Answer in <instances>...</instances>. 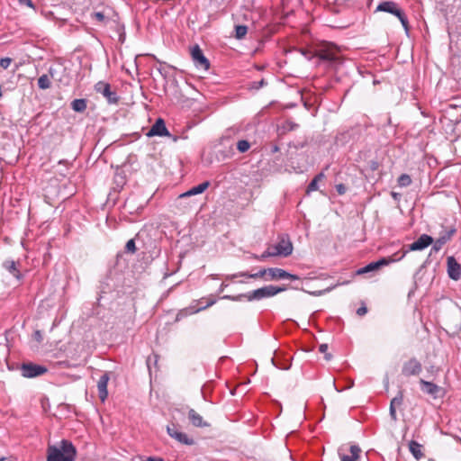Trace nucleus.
Here are the masks:
<instances>
[{
  "label": "nucleus",
  "instance_id": "obj_4",
  "mask_svg": "<svg viewBox=\"0 0 461 461\" xmlns=\"http://www.w3.org/2000/svg\"><path fill=\"white\" fill-rule=\"evenodd\" d=\"M316 56L321 62L326 63L329 68H337L339 64H341V59L332 45L320 49Z\"/></svg>",
  "mask_w": 461,
  "mask_h": 461
},
{
  "label": "nucleus",
  "instance_id": "obj_45",
  "mask_svg": "<svg viewBox=\"0 0 461 461\" xmlns=\"http://www.w3.org/2000/svg\"><path fill=\"white\" fill-rule=\"evenodd\" d=\"M367 312V308L366 306H361L357 310V314L359 316H363Z\"/></svg>",
  "mask_w": 461,
  "mask_h": 461
},
{
  "label": "nucleus",
  "instance_id": "obj_42",
  "mask_svg": "<svg viewBox=\"0 0 461 461\" xmlns=\"http://www.w3.org/2000/svg\"><path fill=\"white\" fill-rule=\"evenodd\" d=\"M368 167H369L370 170L375 171L379 167V163L376 160H370L368 162Z\"/></svg>",
  "mask_w": 461,
  "mask_h": 461
},
{
  "label": "nucleus",
  "instance_id": "obj_59",
  "mask_svg": "<svg viewBox=\"0 0 461 461\" xmlns=\"http://www.w3.org/2000/svg\"><path fill=\"white\" fill-rule=\"evenodd\" d=\"M459 122H461V115L456 119L455 124H458Z\"/></svg>",
  "mask_w": 461,
  "mask_h": 461
},
{
  "label": "nucleus",
  "instance_id": "obj_40",
  "mask_svg": "<svg viewBox=\"0 0 461 461\" xmlns=\"http://www.w3.org/2000/svg\"><path fill=\"white\" fill-rule=\"evenodd\" d=\"M216 303V300L215 299H210L207 303L204 305V306H201L199 308H197L194 312H198L200 311H203V310H205L206 308L213 305L214 303Z\"/></svg>",
  "mask_w": 461,
  "mask_h": 461
},
{
  "label": "nucleus",
  "instance_id": "obj_19",
  "mask_svg": "<svg viewBox=\"0 0 461 461\" xmlns=\"http://www.w3.org/2000/svg\"><path fill=\"white\" fill-rule=\"evenodd\" d=\"M210 185L209 181H204L198 185L193 186L188 191L185 192L184 194H180V198L188 197L191 195H196L199 194L203 193Z\"/></svg>",
  "mask_w": 461,
  "mask_h": 461
},
{
  "label": "nucleus",
  "instance_id": "obj_14",
  "mask_svg": "<svg viewBox=\"0 0 461 461\" xmlns=\"http://www.w3.org/2000/svg\"><path fill=\"white\" fill-rule=\"evenodd\" d=\"M433 243V239L428 234L420 235L417 240L409 246L407 251L422 250Z\"/></svg>",
  "mask_w": 461,
  "mask_h": 461
},
{
  "label": "nucleus",
  "instance_id": "obj_52",
  "mask_svg": "<svg viewBox=\"0 0 461 461\" xmlns=\"http://www.w3.org/2000/svg\"><path fill=\"white\" fill-rule=\"evenodd\" d=\"M21 4L26 5L29 7H33L32 0H19Z\"/></svg>",
  "mask_w": 461,
  "mask_h": 461
},
{
  "label": "nucleus",
  "instance_id": "obj_12",
  "mask_svg": "<svg viewBox=\"0 0 461 461\" xmlns=\"http://www.w3.org/2000/svg\"><path fill=\"white\" fill-rule=\"evenodd\" d=\"M447 275L452 280L457 281L461 278V265L453 256L447 259Z\"/></svg>",
  "mask_w": 461,
  "mask_h": 461
},
{
  "label": "nucleus",
  "instance_id": "obj_6",
  "mask_svg": "<svg viewBox=\"0 0 461 461\" xmlns=\"http://www.w3.org/2000/svg\"><path fill=\"white\" fill-rule=\"evenodd\" d=\"M276 256L288 257L293 253V243L287 234L278 236V242L274 245Z\"/></svg>",
  "mask_w": 461,
  "mask_h": 461
},
{
  "label": "nucleus",
  "instance_id": "obj_60",
  "mask_svg": "<svg viewBox=\"0 0 461 461\" xmlns=\"http://www.w3.org/2000/svg\"><path fill=\"white\" fill-rule=\"evenodd\" d=\"M330 357H331V355H330V354H326V355H325V359L330 360Z\"/></svg>",
  "mask_w": 461,
  "mask_h": 461
},
{
  "label": "nucleus",
  "instance_id": "obj_7",
  "mask_svg": "<svg viewBox=\"0 0 461 461\" xmlns=\"http://www.w3.org/2000/svg\"><path fill=\"white\" fill-rule=\"evenodd\" d=\"M360 453L361 448L355 444L348 447L346 445L341 446L338 450L340 461H357L359 459Z\"/></svg>",
  "mask_w": 461,
  "mask_h": 461
},
{
  "label": "nucleus",
  "instance_id": "obj_51",
  "mask_svg": "<svg viewBox=\"0 0 461 461\" xmlns=\"http://www.w3.org/2000/svg\"><path fill=\"white\" fill-rule=\"evenodd\" d=\"M328 350V345L327 344H321L319 347V351L321 353H326Z\"/></svg>",
  "mask_w": 461,
  "mask_h": 461
},
{
  "label": "nucleus",
  "instance_id": "obj_17",
  "mask_svg": "<svg viewBox=\"0 0 461 461\" xmlns=\"http://www.w3.org/2000/svg\"><path fill=\"white\" fill-rule=\"evenodd\" d=\"M188 419L191 424L194 427L203 428L209 426V423L204 421L203 417L192 408L188 410Z\"/></svg>",
  "mask_w": 461,
  "mask_h": 461
},
{
  "label": "nucleus",
  "instance_id": "obj_48",
  "mask_svg": "<svg viewBox=\"0 0 461 461\" xmlns=\"http://www.w3.org/2000/svg\"><path fill=\"white\" fill-rule=\"evenodd\" d=\"M33 337L38 342H41L42 340V335L40 330H36L33 333Z\"/></svg>",
  "mask_w": 461,
  "mask_h": 461
},
{
  "label": "nucleus",
  "instance_id": "obj_10",
  "mask_svg": "<svg viewBox=\"0 0 461 461\" xmlns=\"http://www.w3.org/2000/svg\"><path fill=\"white\" fill-rule=\"evenodd\" d=\"M191 57L197 68H203L204 70H207L210 68V62L208 59L203 55V50L199 45L196 44L191 49Z\"/></svg>",
  "mask_w": 461,
  "mask_h": 461
},
{
  "label": "nucleus",
  "instance_id": "obj_31",
  "mask_svg": "<svg viewBox=\"0 0 461 461\" xmlns=\"http://www.w3.org/2000/svg\"><path fill=\"white\" fill-rule=\"evenodd\" d=\"M136 245H135V241L133 239H131L127 241L126 245H125V251L128 252V253H135L136 252Z\"/></svg>",
  "mask_w": 461,
  "mask_h": 461
},
{
  "label": "nucleus",
  "instance_id": "obj_15",
  "mask_svg": "<svg viewBox=\"0 0 461 461\" xmlns=\"http://www.w3.org/2000/svg\"><path fill=\"white\" fill-rule=\"evenodd\" d=\"M420 389L423 393L431 395L433 398H438V393L441 392V388L432 382L420 379Z\"/></svg>",
  "mask_w": 461,
  "mask_h": 461
},
{
  "label": "nucleus",
  "instance_id": "obj_50",
  "mask_svg": "<svg viewBox=\"0 0 461 461\" xmlns=\"http://www.w3.org/2000/svg\"><path fill=\"white\" fill-rule=\"evenodd\" d=\"M279 147L276 144L270 146V153L274 154L279 151Z\"/></svg>",
  "mask_w": 461,
  "mask_h": 461
},
{
  "label": "nucleus",
  "instance_id": "obj_13",
  "mask_svg": "<svg viewBox=\"0 0 461 461\" xmlns=\"http://www.w3.org/2000/svg\"><path fill=\"white\" fill-rule=\"evenodd\" d=\"M169 131H167L165 122L163 119L158 118L155 123L152 125L149 132L147 133V136L152 137V136H169Z\"/></svg>",
  "mask_w": 461,
  "mask_h": 461
},
{
  "label": "nucleus",
  "instance_id": "obj_64",
  "mask_svg": "<svg viewBox=\"0 0 461 461\" xmlns=\"http://www.w3.org/2000/svg\"><path fill=\"white\" fill-rule=\"evenodd\" d=\"M338 1L344 4V3L348 2V0H338Z\"/></svg>",
  "mask_w": 461,
  "mask_h": 461
},
{
  "label": "nucleus",
  "instance_id": "obj_58",
  "mask_svg": "<svg viewBox=\"0 0 461 461\" xmlns=\"http://www.w3.org/2000/svg\"><path fill=\"white\" fill-rule=\"evenodd\" d=\"M226 286H227V285H226V284H224V283H222V284L221 285V286H220L219 292H220V293H221V292L224 290V288H225Z\"/></svg>",
  "mask_w": 461,
  "mask_h": 461
},
{
  "label": "nucleus",
  "instance_id": "obj_20",
  "mask_svg": "<svg viewBox=\"0 0 461 461\" xmlns=\"http://www.w3.org/2000/svg\"><path fill=\"white\" fill-rule=\"evenodd\" d=\"M422 446L417 441L411 440L409 443V449L412 456L417 459H420L423 456V453L421 451Z\"/></svg>",
  "mask_w": 461,
  "mask_h": 461
},
{
  "label": "nucleus",
  "instance_id": "obj_28",
  "mask_svg": "<svg viewBox=\"0 0 461 461\" xmlns=\"http://www.w3.org/2000/svg\"><path fill=\"white\" fill-rule=\"evenodd\" d=\"M403 402V393L402 391H400L395 397H393L391 400L390 407H394L396 409V406L402 405Z\"/></svg>",
  "mask_w": 461,
  "mask_h": 461
},
{
  "label": "nucleus",
  "instance_id": "obj_23",
  "mask_svg": "<svg viewBox=\"0 0 461 461\" xmlns=\"http://www.w3.org/2000/svg\"><path fill=\"white\" fill-rule=\"evenodd\" d=\"M87 107V102L86 99H75L71 103V108L77 113H83Z\"/></svg>",
  "mask_w": 461,
  "mask_h": 461
},
{
  "label": "nucleus",
  "instance_id": "obj_3",
  "mask_svg": "<svg viewBox=\"0 0 461 461\" xmlns=\"http://www.w3.org/2000/svg\"><path fill=\"white\" fill-rule=\"evenodd\" d=\"M376 12H385L392 14L398 17L403 28L408 31L409 30V22L408 18L405 15L404 12L399 7L398 4L393 1H384L380 3L376 7Z\"/></svg>",
  "mask_w": 461,
  "mask_h": 461
},
{
  "label": "nucleus",
  "instance_id": "obj_55",
  "mask_svg": "<svg viewBox=\"0 0 461 461\" xmlns=\"http://www.w3.org/2000/svg\"><path fill=\"white\" fill-rule=\"evenodd\" d=\"M146 461H164L161 457L149 456Z\"/></svg>",
  "mask_w": 461,
  "mask_h": 461
},
{
  "label": "nucleus",
  "instance_id": "obj_36",
  "mask_svg": "<svg viewBox=\"0 0 461 461\" xmlns=\"http://www.w3.org/2000/svg\"><path fill=\"white\" fill-rule=\"evenodd\" d=\"M274 253L275 252H272L270 249H267L259 257H257V258L259 259V260H264V259H266L267 258H269V257H276V255L274 254Z\"/></svg>",
  "mask_w": 461,
  "mask_h": 461
},
{
  "label": "nucleus",
  "instance_id": "obj_61",
  "mask_svg": "<svg viewBox=\"0 0 461 461\" xmlns=\"http://www.w3.org/2000/svg\"><path fill=\"white\" fill-rule=\"evenodd\" d=\"M0 461H10V459L7 457H1Z\"/></svg>",
  "mask_w": 461,
  "mask_h": 461
},
{
  "label": "nucleus",
  "instance_id": "obj_2",
  "mask_svg": "<svg viewBox=\"0 0 461 461\" xmlns=\"http://www.w3.org/2000/svg\"><path fill=\"white\" fill-rule=\"evenodd\" d=\"M286 290L285 286H275V285H266L260 287L258 289L250 291L246 294V299L249 302L251 301H259L265 298L272 297L276 295L279 293H282Z\"/></svg>",
  "mask_w": 461,
  "mask_h": 461
},
{
  "label": "nucleus",
  "instance_id": "obj_49",
  "mask_svg": "<svg viewBox=\"0 0 461 461\" xmlns=\"http://www.w3.org/2000/svg\"><path fill=\"white\" fill-rule=\"evenodd\" d=\"M57 72H58V70H57V68H56L50 67V68H49V74H50V76L52 78H55V76H56Z\"/></svg>",
  "mask_w": 461,
  "mask_h": 461
},
{
  "label": "nucleus",
  "instance_id": "obj_38",
  "mask_svg": "<svg viewBox=\"0 0 461 461\" xmlns=\"http://www.w3.org/2000/svg\"><path fill=\"white\" fill-rule=\"evenodd\" d=\"M393 261H396V259H388V258H383L377 261H375L376 265H377V267L378 269L383 267V266H386L388 265L390 262H393Z\"/></svg>",
  "mask_w": 461,
  "mask_h": 461
},
{
  "label": "nucleus",
  "instance_id": "obj_41",
  "mask_svg": "<svg viewBox=\"0 0 461 461\" xmlns=\"http://www.w3.org/2000/svg\"><path fill=\"white\" fill-rule=\"evenodd\" d=\"M93 16L100 23L105 21V16L102 12H95L93 14Z\"/></svg>",
  "mask_w": 461,
  "mask_h": 461
},
{
  "label": "nucleus",
  "instance_id": "obj_25",
  "mask_svg": "<svg viewBox=\"0 0 461 461\" xmlns=\"http://www.w3.org/2000/svg\"><path fill=\"white\" fill-rule=\"evenodd\" d=\"M397 184L400 187H406L411 184V178L408 174H402L398 179Z\"/></svg>",
  "mask_w": 461,
  "mask_h": 461
},
{
  "label": "nucleus",
  "instance_id": "obj_22",
  "mask_svg": "<svg viewBox=\"0 0 461 461\" xmlns=\"http://www.w3.org/2000/svg\"><path fill=\"white\" fill-rule=\"evenodd\" d=\"M456 232V230L454 226H450L448 228H445L442 226V230L439 232V238H443V240L447 243L449 241L454 234Z\"/></svg>",
  "mask_w": 461,
  "mask_h": 461
},
{
  "label": "nucleus",
  "instance_id": "obj_35",
  "mask_svg": "<svg viewBox=\"0 0 461 461\" xmlns=\"http://www.w3.org/2000/svg\"><path fill=\"white\" fill-rule=\"evenodd\" d=\"M12 61H13V60H12V59H11V58H8V57H6V58H2V59H0V67H1L2 68H4V69H6V68H9V66H10V65H11V63H12Z\"/></svg>",
  "mask_w": 461,
  "mask_h": 461
},
{
  "label": "nucleus",
  "instance_id": "obj_27",
  "mask_svg": "<svg viewBox=\"0 0 461 461\" xmlns=\"http://www.w3.org/2000/svg\"><path fill=\"white\" fill-rule=\"evenodd\" d=\"M377 269H378V267H377L376 263L375 262H371L368 265H366V267L359 268L357 271V273L358 275H363V274H366V273H368V272H371V271H375V270H377Z\"/></svg>",
  "mask_w": 461,
  "mask_h": 461
},
{
  "label": "nucleus",
  "instance_id": "obj_46",
  "mask_svg": "<svg viewBox=\"0 0 461 461\" xmlns=\"http://www.w3.org/2000/svg\"><path fill=\"white\" fill-rule=\"evenodd\" d=\"M337 191L339 194H343L346 192V187L343 184H339L336 186Z\"/></svg>",
  "mask_w": 461,
  "mask_h": 461
},
{
  "label": "nucleus",
  "instance_id": "obj_33",
  "mask_svg": "<svg viewBox=\"0 0 461 461\" xmlns=\"http://www.w3.org/2000/svg\"><path fill=\"white\" fill-rule=\"evenodd\" d=\"M114 182L117 185V186L122 187L123 185L125 184V177H124V176L122 174H121V173H116L114 175Z\"/></svg>",
  "mask_w": 461,
  "mask_h": 461
},
{
  "label": "nucleus",
  "instance_id": "obj_16",
  "mask_svg": "<svg viewBox=\"0 0 461 461\" xmlns=\"http://www.w3.org/2000/svg\"><path fill=\"white\" fill-rule=\"evenodd\" d=\"M109 379L110 376L108 373H104L100 376L97 382L98 395L102 402H104L108 396L107 384Z\"/></svg>",
  "mask_w": 461,
  "mask_h": 461
},
{
  "label": "nucleus",
  "instance_id": "obj_62",
  "mask_svg": "<svg viewBox=\"0 0 461 461\" xmlns=\"http://www.w3.org/2000/svg\"><path fill=\"white\" fill-rule=\"evenodd\" d=\"M295 127H297V124H292L290 130H294Z\"/></svg>",
  "mask_w": 461,
  "mask_h": 461
},
{
  "label": "nucleus",
  "instance_id": "obj_11",
  "mask_svg": "<svg viewBox=\"0 0 461 461\" xmlns=\"http://www.w3.org/2000/svg\"><path fill=\"white\" fill-rule=\"evenodd\" d=\"M422 370V366L415 357L404 362L402 367V374L404 376L417 375Z\"/></svg>",
  "mask_w": 461,
  "mask_h": 461
},
{
  "label": "nucleus",
  "instance_id": "obj_53",
  "mask_svg": "<svg viewBox=\"0 0 461 461\" xmlns=\"http://www.w3.org/2000/svg\"><path fill=\"white\" fill-rule=\"evenodd\" d=\"M250 275H251V274H249V273H247V272H240V273H238V274L234 275V276H233V277H237V276H245V277H249V276H250Z\"/></svg>",
  "mask_w": 461,
  "mask_h": 461
},
{
  "label": "nucleus",
  "instance_id": "obj_44",
  "mask_svg": "<svg viewBox=\"0 0 461 461\" xmlns=\"http://www.w3.org/2000/svg\"><path fill=\"white\" fill-rule=\"evenodd\" d=\"M389 412L392 420L394 421L397 420L396 409H394V407H390Z\"/></svg>",
  "mask_w": 461,
  "mask_h": 461
},
{
  "label": "nucleus",
  "instance_id": "obj_30",
  "mask_svg": "<svg viewBox=\"0 0 461 461\" xmlns=\"http://www.w3.org/2000/svg\"><path fill=\"white\" fill-rule=\"evenodd\" d=\"M267 83L264 78H262L258 81H252L249 83V89L258 90L261 87L267 86Z\"/></svg>",
  "mask_w": 461,
  "mask_h": 461
},
{
  "label": "nucleus",
  "instance_id": "obj_54",
  "mask_svg": "<svg viewBox=\"0 0 461 461\" xmlns=\"http://www.w3.org/2000/svg\"><path fill=\"white\" fill-rule=\"evenodd\" d=\"M325 177V175L323 172H321L319 173L318 175L315 176V177L313 179H317V182H319L320 180H321L322 178Z\"/></svg>",
  "mask_w": 461,
  "mask_h": 461
},
{
  "label": "nucleus",
  "instance_id": "obj_63",
  "mask_svg": "<svg viewBox=\"0 0 461 461\" xmlns=\"http://www.w3.org/2000/svg\"><path fill=\"white\" fill-rule=\"evenodd\" d=\"M392 196H393V198H396V197H397V194H396V193H394V192H393V193H392Z\"/></svg>",
  "mask_w": 461,
  "mask_h": 461
},
{
  "label": "nucleus",
  "instance_id": "obj_24",
  "mask_svg": "<svg viewBox=\"0 0 461 461\" xmlns=\"http://www.w3.org/2000/svg\"><path fill=\"white\" fill-rule=\"evenodd\" d=\"M38 86L40 89L45 90L50 87V81L48 75H42L38 79Z\"/></svg>",
  "mask_w": 461,
  "mask_h": 461
},
{
  "label": "nucleus",
  "instance_id": "obj_26",
  "mask_svg": "<svg viewBox=\"0 0 461 461\" xmlns=\"http://www.w3.org/2000/svg\"><path fill=\"white\" fill-rule=\"evenodd\" d=\"M248 32V27L246 25H236L235 26V38L237 40H241L245 37Z\"/></svg>",
  "mask_w": 461,
  "mask_h": 461
},
{
  "label": "nucleus",
  "instance_id": "obj_32",
  "mask_svg": "<svg viewBox=\"0 0 461 461\" xmlns=\"http://www.w3.org/2000/svg\"><path fill=\"white\" fill-rule=\"evenodd\" d=\"M243 298H246V294H238V295H223L221 297V299L230 300V301H234V302H240Z\"/></svg>",
  "mask_w": 461,
  "mask_h": 461
},
{
  "label": "nucleus",
  "instance_id": "obj_8",
  "mask_svg": "<svg viewBox=\"0 0 461 461\" xmlns=\"http://www.w3.org/2000/svg\"><path fill=\"white\" fill-rule=\"evenodd\" d=\"M95 90L96 93H99L105 97L109 104H115L119 102L117 93L111 89V85L109 83L99 81L95 85Z\"/></svg>",
  "mask_w": 461,
  "mask_h": 461
},
{
  "label": "nucleus",
  "instance_id": "obj_57",
  "mask_svg": "<svg viewBox=\"0 0 461 461\" xmlns=\"http://www.w3.org/2000/svg\"><path fill=\"white\" fill-rule=\"evenodd\" d=\"M271 362L273 363V365H275L277 368H280V369H287L288 367H282V366H277L276 363H275V359L272 357L271 358Z\"/></svg>",
  "mask_w": 461,
  "mask_h": 461
},
{
  "label": "nucleus",
  "instance_id": "obj_39",
  "mask_svg": "<svg viewBox=\"0 0 461 461\" xmlns=\"http://www.w3.org/2000/svg\"><path fill=\"white\" fill-rule=\"evenodd\" d=\"M318 190L317 179H312L307 186V193Z\"/></svg>",
  "mask_w": 461,
  "mask_h": 461
},
{
  "label": "nucleus",
  "instance_id": "obj_47",
  "mask_svg": "<svg viewBox=\"0 0 461 461\" xmlns=\"http://www.w3.org/2000/svg\"><path fill=\"white\" fill-rule=\"evenodd\" d=\"M291 279V280H299L300 277L296 275H294V274H291L289 272L286 271V276H285V279Z\"/></svg>",
  "mask_w": 461,
  "mask_h": 461
},
{
  "label": "nucleus",
  "instance_id": "obj_43",
  "mask_svg": "<svg viewBox=\"0 0 461 461\" xmlns=\"http://www.w3.org/2000/svg\"><path fill=\"white\" fill-rule=\"evenodd\" d=\"M158 355H153L152 357H151V356H149V357H148V359H147V366H148V367H149V370H150V364H151L152 359L154 360V365H156V364H157V362H158Z\"/></svg>",
  "mask_w": 461,
  "mask_h": 461
},
{
  "label": "nucleus",
  "instance_id": "obj_21",
  "mask_svg": "<svg viewBox=\"0 0 461 461\" xmlns=\"http://www.w3.org/2000/svg\"><path fill=\"white\" fill-rule=\"evenodd\" d=\"M268 276L271 280L285 279L286 271L278 267H270Z\"/></svg>",
  "mask_w": 461,
  "mask_h": 461
},
{
  "label": "nucleus",
  "instance_id": "obj_1",
  "mask_svg": "<svg viewBox=\"0 0 461 461\" xmlns=\"http://www.w3.org/2000/svg\"><path fill=\"white\" fill-rule=\"evenodd\" d=\"M77 449L73 443L62 439L60 445H50L47 448V461H75Z\"/></svg>",
  "mask_w": 461,
  "mask_h": 461
},
{
  "label": "nucleus",
  "instance_id": "obj_37",
  "mask_svg": "<svg viewBox=\"0 0 461 461\" xmlns=\"http://www.w3.org/2000/svg\"><path fill=\"white\" fill-rule=\"evenodd\" d=\"M268 275V268L267 269H260L258 273H255V274H251L249 276V278H259V277H263L265 275Z\"/></svg>",
  "mask_w": 461,
  "mask_h": 461
},
{
  "label": "nucleus",
  "instance_id": "obj_18",
  "mask_svg": "<svg viewBox=\"0 0 461 461\" xmlns=\"http://www.w3.org/2000/svg\"><path fill=\"white\" fill-rule=\"evenodd\" d=\"M18 263L14 260H5L3 263V267L7 270L14 277H15L18 281L23 279V275L20 270L17 268Z\"/></svg>",
  "mask_w": 461,
  "mask_h": 461
},
{
  "label": "nucleus",
  "instance_id": "obj_29",
  "mask_svg": "<svg viewBox=\"0 0 461 461\" xmlns=\"http://www.w3.org/2000/svg\"><path fill=\"white\" fill-rule=\"evenodd\" d=\"M250 148V143L246 140H240L237 143V149L240 153L248 151Z\"/></svg>",
  "mask_w": 461,
  "mask_h": 461
},
{
  "label": "nucleus",
  "instance_id": "obj_34",
  "mask_svg": "<svg viewBox=\"0 0 461 461\" xmlns=\"http://www.w3.org/2000/svg\"><path fill=\"white\" fill-rule=\"evenodd\" d=\"M446 244V242L443 240V238H438L434 243H433V247H432V249L435 250V251H438L442 249V247Z\"/></svg>",
  "mask_w": 461,
  "mask_h": 461
},
{
  "label": "nucleus",
  "instance_id": "obj_5",
  "mask_svg": "<svg viewBox=\"0 0 461 461\" xmlns=\"http://www.w3.org/2000/svg\"><path fill=\"white\" fill-rule=\"evenodd\" d=\"M20 371L23 377L34 378L46 374L48 372V368L42 365L27 362L21 365Z\"/></svg>",
  "mask_w": 461,
  "mask_h": 461
},
{
  "label": "nucleus",
  "instance_id": "obj_9",
  "mask_svg": "<svg viewBox=\"0 0 461 461\" xmlns=\"http://www.w3.org/2000/svg\"><path fill=\"white\" fill-rule=\"evenodd\" d=\"M167 432L172 438L183 445L192 446L194 444V438L188 437L187 434L179 431L175 424L167 426Z\"/></svg>",
  "mask_w": 461,
  "mask_h": 461
},
{
  "label": "nucleus",
  "instance_id": "obj_56",
  "mask_svg": "<svg viewBox=\"0 0 461 461\" xmlns=\"http://www.w3.org/2000/svg\"><path fill=\"white\" fill-rule=\"evenodd\" d=\"M301 51H302V54H303L304 57H306L308 59H312V56H311V55H309V53H308V51H307V50H302Z\"/></svg>",
  "mask_w": 461,
  "mask_h": 461
}]
</instances>
